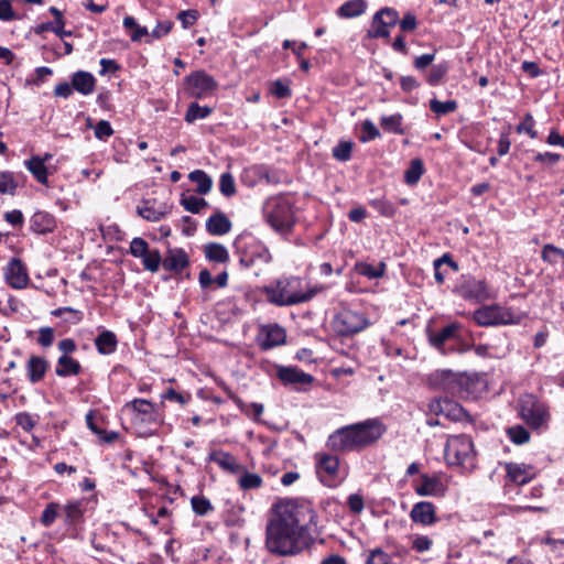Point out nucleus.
<instances>
[{
    "label": "nucleus",
    "instance_id": "nucleus-14",
    "mask_svg": "<svg viewBox=\"0 0 564 564\" xmlns=\"http://www.w3.org/2000/svg\"><path fill=\"white\" fill-rule=\"evenodd\" d=\"M399 22V13L393 8H382L375 13L371 28L368 30V37H389V28L397 25Z\"/></svg>",
    "mask_w": 564,
    "mask_h": 564
},
{
    "label": "nucleus",
    "instance_id": "nucleus-36",
    "mask_svg": "<svg viewBox=\"0 0 564 564\" xmlns=\"http://www.w3.org/2000/svg\"><path fill=\"white\" fill-rule=\"evenodd\" d=\"M205 257L213 262L225 263L229 260L227 248L221 243L210 242L204 247Z\"/></svg>",
    "mask_w": 564,
    "mask_h": 564
},
{
    "label": "nucleus",
    "instance_id": "nucleus-50",
    "mask_svg": "<svg viewBox=\"0 0 564 564\" xmlns=\"http://www.w3.org/2000/svg\"><path fill=\"white\" fill-rule=\"evenodd\" d=\"M51 314L55 317H62L63 315H68L65 317V322L70 324H78L83 319V312L75 310L69 306L58 307L51 312Z\"/></svg>",
    "mask_w": 564,
    "mask_h": 564
},
{
    "label": "nucleus",
    "instance_id": "nucleus-38",
    "mask_svg": "<svg viewBox=\"0 0 564 564\" xmlns=\"http://www.w3.org/2000/svg\"><path fill=\"white\" fill-rule=\"evenodd\" d=\"M122 24L127 31H130V37L133 42H139L145 36L151 37V33H149L148 29L139 25L137 20L131 15H126Z\"/></svg>",
    "mask_w": 564,
    "mask_h": 564
},
{
    "label": "nucleus",
    "instance_id": "nucleus-8",
    "mask_svg": "<svg viewBox=\"0 0 564 564\" xmlns=\"http://www.w3.org/2000/svg\"><path fill=\"white\" fill-rule=\"evenodd\" d=\"M332 326L338 335L350 336L367 328L369 321L362 313L343 310L335 315Z\"/></svg>",
    "mask_w": 564,
    "mask_h": 564
},
{
    "label": "nucleus",
    "instance_id": "nucleus-33",
    "mask_svg": "<svg viewBox=\"0 0 564 564\" xmlns=\"http://www.w3.org/2000/svg\"><path fill=\"white\" fill-rule=\"evenodd\" d=\"M82 366L80 364L70 356L62 355L57 359V365L55 368V373L58 377H69L76 376L80 372Z\"/></svg>",
    "mask_w": 564,
    "mask_h": 564
},
{
    "label": "nucleus",
    "instance_id": "nucleus-48",
    "mask_svg": "<svg viewBox=\"0 0 564 564\" xmlns=\"http://www.w3.org/2000/svg\"><path fill=\"white\" fill-rule=\"evenodd\" d=\"M430 109L437 116H444L454 112L457 109V102L455 100L440 101L437 99H431Z\"/></svg>",
    "mask_w": 564,
    "mask_h": 564
},
{
    "label": "nucleus",
    "instance_id": "nucleus-25",
    "mask_svg": "<svg viewBox=\"0 0 564 564\" xmlns=\"http://www.w3.org/2000/svg\"><path fill=\"white\" fill-rule=\"evenodd\" d=\"M507 476L510 481L517 485H524L535 477L534 467L525 464L508 463L506 464Z\"/></svg>",
    "mask_w": 564,
    "mask_h": 564
},
{
    "label": "nucleus",
    "instance_id": "nucleus-9",
    "mask_svg": "<svg viewBox=\"0 0 564 564\" xmlns=\"http://www.w3.org/2000/svg\"><path fill=\"white\" fill-rule=\"evenodd\" d=\"M474 444L467 435L451 436L445 445V459L449 465L466 464L473 456Z\"/></svg>",
    "mask_w": 564,
    "mask_h": 564
},
{
    "label": "nucleus",
    "instance_id": "nucleus-52",
    "mask_svg": "<svg viewBox=\"0 0 564 564\" xmlns=\"http://www.w3.org/2000/svg\"><path fill=\"white\" fill-rule=\"evenodd\" d=\"M86 421H87V425L91 430V432L95 433L101 441H104L106 443H112L113 441H116L118 438L119 435L117 432H115V431L107 432V431L99 429L94 423V421L91 419V414H87Z\"/></svg>",
    "mask_w": 564,
    "mask_h": 564
},
{
    "label": "nucleus",
    "instance_id": "nucleus-46",
    "mask_svg": "<svg viewBox=\"0 0 564 564\" xmlns=\"http://www.w3.org/2000/svg\"><path fill=\"white\" fill-rule=\"evenodd\" d=\"M64 512L65 522L67 524H75L82 519L83 516L82 503L79 501L68 502L64 507Z\"/></svg>",
    "mask_w": 564,
    "mask_h": 564
},
{
    "label": "nucleus",
    "instance_id": "nucleus-27",
    "mask_svg": "<svg viewBox=\"0 0 564 564\" xmlns=\"http://www.w3.org/2000/svg\"><path fill=\"white\" fill-rule=\"evenodd\" d=\"M171 208L167 205H160L155 207V200L148 199L138 207V214L148 221H160L170 214Z\"/></svg>",
    "mask_w": 564,
    "mask_h": 564
},
{
    "label": "nucleus",
    "instance_id": "nucleus-29",
    "mask_svg": "<svg viewBox=\"0 0 564 564\" xmlns=\"http://www.w3.org/2000/svg\"><path fill=\"white\" fill-rule=\"evenodd\" d=\"M95 346L100 355L115 352L118 346L116 334L108 329H101L95 338Z\"/></svg>",
    "mask_w": 564,
    "mask_h": 564
},
{
    "label": "nucleus",
    "instance_id": "nucleus-60",
    "mask_svg": "<svg viewBox=\"0 0 564 564\" xmlns=\"http://www.w3.org/2000/svg\"><path fill=\"white\" fill-rule=\"evenodd\" d=\"M262 485V478L258 474L246 473L239 478V486L243 490L257 489Z\"/></svg>",
    "mask_w": 564,
    "mask_h": 564
},
{
    "label": "nucleus",
    "instance_id": "nucleus-16",
    "mask_svg": "<svg viewBox=\"0 0 564 564\" xmlns=\"http://www.w3.org/2000/svg\"><path fill=\"white\" fill-rule=\"evenodd\" d=\"M272 256L267 246L258 240H251L240 256L239 263L243 268H250L257 263L268 264Z\"/></svg>",
    "mask_w": 564,
    "mask_h": 564
},
{
    "label": "nucleus",
    "instance_id": "nucleus-3",
    "mask_svg": "<svg viewBox=\"0 0 564 564\" xmlns=\"http://www.w3.org/2000/svg\"><path fill=\"white\" fill-rule=\"evenodd\" d=\"M263 216L268 225L281 235L289 234L295 224L292 202L285 196H273L263 204Z\"/></svg>",
    "mask_w": 564,
    "mask_h": 564
},
{
    "label": "nucleus",
    "instance_id": "nucleus-19",
    "mask_svg": "<svg viewBox=\"0 0 564 564\" xmlns=\"http://www.w3.org/2000/svg\"><path fill=\"white\" fill-rule=\"evenodd\" d=\"M429 409L432 413L443 415L451 421H463L468 417L464 408L448 398L433 400Z\"/></svg>",
    "mask_w": 564,
    "mask_h": 564
},
{
    "label": "nucleus",
    "instance_id": "nucleus-51",
    "mask_svg": "<svg viewBox=\"0 0 564 564\" xmlns=\"http://www.w3.org/2000/svg\"><path fill=\"white\" fill-rule=\"evenodd\" d=\"M444 263L448 264L455 271L458 270L457 263L455 261H453V259L451 258L449 254L445 253L441 258L436 259L434 261V270H435L434 276H435L436 282L440 284L444 283V281H445V275L443 272H441V265Z\"/></svg>",
    "mask_w": 564,
    "mask_h": 564
},
{
    "label": "nucleus",
    "instance_id": "nucleus-40",
    "mask_svg": "<svg viewBox=\"0 0 564 564\" xmlns=\"http://www.w3.org/2000/svg\"><path fill=\"white\" fill-rule=\"evenodd\" d=\"M424 173V166L421 159L411 161L410 166L404 172V182L408 185H415Z\"/></svg>",
    "mask_w": 564,
    "mask_h": 564
},
{
    "label": "nucleus",
    "instance_id": "nucleus-49",
    "mask_svg": "<svg viewBox=\"0 0 564 564\" xmlns=\"http://www.w3.org/2000/svg\"><path fill=\"white\" fill-rule=\"evenodd\" d=\"M541 257L544 261L555 264L564 260V250L549 243L543 247Z\"/></svg>",
    "mask_w": 564,
    "mask_h": 564
},
{
    "label": "nucleus",
    "instance_id": "nucleus-6",
    "mask_svg": "<svg viewBox=\"0 0 564 564\" xmlns=\"http://www.w3.org/2000/svg\"><path fill=\"white\" fill-rule=\"evenodd\" d=\"M473 318L477 325L482 327L511 325L521 322L520 314L498 304L484 305L477 308L473 314Z\"/></svg>",
    "mask_w": 564,
    "mask_h": 564
},
{
    "label": "nucleus",
    "instance_id": "nucleus-30",
    "mask_svg": "<svg viewBox=\"0 0 564 564\" xmlns=\"http://www.w3.org/2000/svg\"><path fill=\"white\" fill-rule=\"evenodd\" d=\"M208 460L216 463L221 469L232 474L240 470V465L235 456L224 451H213L208 456Z\"/></svg>",
    "mask_w": 564,
    "mask_h": 564
},
{
    "label": "nucleus",
    "instance_id": "nucleus-31",
    "mask_svg": "<svg viewBox=\"0 0 564 564\" xmlns=\"http://www.w3.org/2000/svg\"><path fill=\"white\" fill-rule=\"evenodd\" d=\"M47 367V361L43 357L31 356L26 362V375L30 382L35 383L41 381Z\"/></svg>",
    "mask_w": 564,
    "mask_h": 564
},
{
    "label": "nucleus",
    "instance_id": "nucleus-53",
    "mask_svg": "<svg viewBox=\"0 0 564 564\" xmlns=\"http://www.w3.org/2000/svg\"><path fill=\"white\" fill-rule=\"evenodd\" d=\"M219 191L226 197H231L236 194V183L231 173L226 172L220 175Z\"/></svg>",
    "mask_w": 564,
    "mask_h": 564
},
{
    "label": "nucleus",
    "instance_id": "nucleus-47",
    "mask_svg": "<svg viewBox=\"0 0 564 564\" xmlns=\"http://www.w3.org/2000/svg\"><path fill=\"white\" fill-rule=\"evenodd\" d=\"M181 204L187 212L193 214H199L204 208L208 207L207 200L193 195L183 197Z\"/></svg>",
    "mask_w": 564,
    "mask_h": 564
},
{
    "label": "nucleus",
    "instance_id": "nucleus-32",
    "mask_svg": "<svg viewBox=\"0 0 564 564\" xmlns=\"http://www.w3.org/2000/svg\"><path fill=\"white\" fill-rule=\"evenodd\" d=\"M72 86L83 95H90L95 89V78L90 73L79 70L73 75Z\"/></svg>",
    "mask_w": 564,
    "mask_h": 564
},
{
    "label": "nucleus",
    "instance_id": "nucleus-35",
    "mask_svg": "<svg viewBox=\"0 0 564 564\" xmlns=\"http://www.w3.org/2000/svg\"><path fill=\"white\" fill-rule=\"evenodd\" d=\"M25 165L39 183L47 184L48 175L44 159L37 155L32 156L30 160L25 161Z\"/></svg>",
    "mask_w": 564,
    "mask_h": 564
},
{
    "label": "nucleus",
    "instance_id": "nucleus-5",
    "mask_svg": "<svg viewBox=\"0 0 564 564\" xmlns=\"http://www.w3.org/2000/svg\"><path fill=\"white\" fill-rule=\"evenodd\" d=\"M462 329V324L451 323L437 332H429V343L442 355H448L451 352H466L470 350L471 346L463 341Z\"/></svg>",
    "mask_w": 564,
    "mask_h": 564
},
{
    "label": "nucleus",
    "instance_id": "nucleus-4",
    "mask_svg": "<svg viewBox=\"0 0 564 564\" xmlns=\"http://www.w3.org/2000/svg\"><path fill=\"white\" fill-rule=\"evenodd\" d=\"M441 384L445 391L459 398H477L485 388V381L478 373L452 370H442Z\"/></svg>",
    "mask_w": 564,
    "mask_h": 564
},
{
    "label": "nucleus",
    "instance_id": "nucleus-34",
    "mask_svg": "<svg viewBox=\"0 0 564 564\" xmlns=\"http://www.w3.org/2000/svg\"><path fill=\"white\" fill-rule=\"evenodd\" d=\"M367 8V3L365 0H350L343 3L338 10L337 14L344 19H351L361 15Z\"/></svg>",
    "mask_w": 564,
    "mask_h": 564
},
{
    "label": "nucleus",
    "instance_id": "nucleus-42",
    "mask_svg": "<svg viewBox=\"0 0 564 564\" xmlns=\"http://www.w3.org/2000/svg\"><path fill=\"white\" fill-rule=\"evenodd\" d=\"M64 26H65V21L58 20V21H53V22H45V23H41L35 29V33L40 34L45 31H51V32L55 33L61 39H63L65 36H70L72 31H66L64 29Z\"/></svg>",
    "mask_w": 564,
    "mask_h": 564
},
{
    "label": "nucleus",
    "instance_id": "nucleus-59",
    "mask_svg": "<svg viewBox=\"0 0 564 564\" xmlns=\"http://www.w3.org/2000/svg\"><path fill=\"white\" fill-rule=\"evenodd\" d=\"M535 121L531 113H527L523 120L517 126L516 130L518 133H527L531 139L538 137V132L534 129Z\"/></svg>",
    "mask_w": 564,
    "mask_h": 564
},
{
    "label": "nucleus",
    "instance_id": "nucleus-58",
    "mask_svg": "<svg viewBox=\"0 0 564 564\" xmlns=\"http://www.w3.org/2000/svg\"><path fill=\"white\" fill-rule=\"evenodd\" d=\"M240 410L248 415L254 422H260V417L263 414L264 406L262 403L252 402V403H241Z\"/></svg>",
    "mask_w": 564,
    "mask_h": 564
},
{
    "label": "nucleus",
    "instance_id": "nucleus-20",
    "mask_svg": "<svg viewBox=\"0 0 564 564\" xmlns=\"http://www.w3.org/2000/svg\"><path fill=\"white\" fill-rule=\"evenodd\" d=\"M328 444L336 451H350L360 447L355 424L337 430L328 438Z\"/></svg>",
    "mask_w": 564,
    "mask_h": 564
},
{
    "label": "nucleus",
    "instance_id": "nucleus-28",
    "mask_svg": "<svg viewBox=\"0 0 564 564\" xmlns=\"http://www.w3.org/2000/svg\"><path fill=\"white\" fill-rule=\"evenodd\" d=\"M206 229L214 236H223L230 231L231 221L221 212H217L206 220Z\"/></svg>",
    "mask_w": 564,
    "mask_h": 564
},
{
    "label": "nucleus",
    "instance_id": "nucleus-11",
    "mask_svg": "<svg viewBox=\"0 0 564 564\" xmlns=\"http://www.w3.org/2000/svg\"><path fill=\"white\" fill-rule=\"evenodd\" d=\"M217 88L213 76L204 70H196L184 78V90L189 97L202 99L212 96Z\"/></svg>",
    "mask_w": 564,
    "mask_h": 564
},
{
    "label": "nucleus",
    "instance_id": "nucleus-13",
    "mask_svg": "<svg viewBox=\"0 0 564 564\" xmlns=\"http://www.w3.org/2000/svg\"><path fill=\"white\" fill-rule=\"evenodd\" d=\"M457 293L467 301L481 303L492 299V293L485 280L473 276L465 278L456 288Z\"/></svg>",
    "mask_w": 564,
    "mask_h": 564
},
{
    "label": "nucleus",
    "instance_id": "nucleus-21",
    "mask_svg": "<svg viewBox=\"0 0 564 564\" xmlns=\"http://www.w3.org/2000/svg\"><path fill=\"white\" fill-rule=\"evenodd\" d=\"M7 283L13 289H24L29 281V274L25 265L18 258H12L4 268Z\"/></svg>",
    "mask_w": 564,
    "mask_h": 564
},
{
    "label": "nucleus",
    "instance_id": "nucleus-2",
    "mask_svg": "<svg viewBox=\"0 0 564 564\" xmlns=\"http://www.w3.org/2000/svg\"><path fill=\"white\" fill-rule=\"evenodd\" d=\"M323 290L321 286H311L300 276H280L263 286V293L269 303L284 307L311 301Z\"/></svg>",
    "mask_w": 564,
    "mask_h": 564
},
{
    "label": "nucleus",
    "instance_id": "nucleus-39",
    "mask_svg": "<svg viewBox=\"0 0 564 564\" xmlns=\"http://www.w3.org/2000/svg\"><path fill=\"white\" fill-rule=\"evenodd\" d=\"M188 178L197 184L196 192L200 195H206L210 192L213 180L203 170H195L188 174Z\"/></svg>",
    "mask_w": 564,
    "mask_h": 564
},
{
    "label": "nucleus",
    "instance_id": "nucleus-17",
    "mask_svg": "<svg viewBox=\"0 0 564 564\" xmlns=\"http://www.w3.org/2000/svg\"><path fill=\"white\" fill-rule=\"evenodd\" d=\"M285 329L278 324H268L260 327L257 344L263 350H269L285 343Z\"/></svg>",
    "mask_w": 564,
    "mask_h": 564
},
{
    "label": "nucleus",
    "instance_id": "nucleus-12",
    "mask_svg": "<svg viewBox=\"0 0 564 564\" xmlns=\"http://www.w3.org/2000/svg\"><path fill=\"white\" fill-rule=\"evenodd\" d=\"M316 473L321 481L328 487H336L344 479L338 458L329 454L316 455Z\"/></svg>",
    "mask_w": 564,
    "mask_h": 564
},
{
    "label": "nucleus",
    "instance_id": "nucleus-18",
    "mask_svg": "<svg viewBox=\"0 0 564 564\" xmlns=\"http://www.w3.org/2000/svg\"><path fill=\"white\" fill-rule=\"evenodd\" d=\"M360 446L377 442L386 432L384 424L379 419H368L355 424Z\"/></svg>",
    "mask_w": 564,
    "mask_h": 564
},
{
    "label": "nucleus",
    "instance_id": "nucleus-64",
    "mask_svg": "<svg viewBox=\"0 0 564 564\" xmlns=\"http://www.w3.org/2000/svg\"><path fill=\"white\" fill-rule=\"evenodd\" d=\"M55 338V333L52 327L45 326L39 329L37 344L42 347H50Z\"/></svg>",
    "mask_w": 564,
    "mask_h": 564
},
{
    "label": "nucleus",
    "instance_id": "nucleus-26",
    "mask_svg": "<svg viewBox=\"0 0 564 564\" xmlns=\"http://www.w3.org/2000/svg\"><path fill=\"white\" fill-rule=\"evenodd\" d=\"M56 226L57 221L55 217L47 212H36L30 219L31 229L39 235L52 232Z\"/></svg>",
    "mask_w": 564,
    "mask_h": 564
},
{
    "label": "nucleus",
    "instance_id": "nucleus-63",
    "mask_svg": "<svg viewBox=\"0 0 564 564\" xmlns=\"http://www.w3.org/2000/svg\"><path fill=\"white\" fill-rule=\"evenodd\" d=\"M148 242L140 237H135L130 242L129 251L134 258H142L149 251Z\"/></svg>",
    "mask_w": 564,
    "mask_h": 564
},
{
    "label": "nucleus",
    "instance_id": "nucleus-24",
    "mask_svg": "<svg viewBox=\"0 0 564 564\" xmlns=\"http://www.w3.org/2000/svg\"><path fill=\"white\" fill-rule=\"evenodd\" d=\"M189 264L187 253L180 248L169 249L163 258L162 267L170 272H182Z\"/></svg>",
    "mask_w": 564,
    "mask_h": 564
},
{
    "label": "nucleus",
    "instance_id": "nucleus-23",
    "mask_svg": "<svg viewBox=\"0 0 564 564\" xmlns=\"http://www.w3.org/2000/svg\"><path fill=\"white\" fill-rule=\"evenodd\" d=\"M278 377L284 384L295 388L310 386L314 380L312 375L294 367H281L278 370Z\"/></svg>",
    "mask_w": 564,
    "mask_h": 564
},
{
    "label": "nucleus",
    "instance_id": "nucleus-15",
    "mask_svg": "<svg viewBox=\"0 0 564 564\" xmlns=\"http://www.w3.org/2000/svg\"><path fill=\"white\" fill-rule=\"evenodd\" d=\"M414 492L420 497H444L446 485L437 474H422L420 481L413 484Z\"/></svg>",
    "mask_w": 564,
    "mask_h": 564
},
{
    "label": "nucleus",
    "instance_id": "nucleus-61",
    "mask_svg": "<svg viewBox=\"0 0 564 564\" xmlns=\"http://www.w3.org/2000/svg\"><path fill=\"white\" fill-rule=\"evenodd\" d=\"M361 132H362V134L360 137L361 142H369V141L375 140L380 137V131L375 126V123L369 119H367L362 122Z\"/></svg>",
    "mask_w": 564,
    "mask_h": 564
},
{
    "label": "nucleus",
    "instance_id": "nucleus-62",
    "mask_svg": "<svg viewBox=\"0 0 564 564\" xmlns=\"http://www.w3.org/2000/svg\"><path fill=\"white\" fill-rule=\"evenodd\" d=\"M367 564H390L391 556L383 550L376 547L369 551L366 560Z\"/></svg>",
    "mask_w": 564,
    "mask_h": 564
},
{
    "label": "nucleus",
    "instance_id": "nucleus-22",
    "mask_svg": "<svg viewBox=\"0 0 564 564\" xmlns=\"http://www.w3.org/2000/svg\"><path fill=\"white\" fill-rule=\"evenodd\" d=\"M410 518L414 523L429 527L437 521L436 508L431 501H420L413 505Z\"/></svg>",
    "mask_w": 564,
    "mask_h": 564
},
{
    "label": "nucleus",
    "instance_id": "nucleus-44",
    "mask_svg": "<svg viewBox=\"0 0 564 564\" xmlns=\"http://www.w3.org/2000/svg\"><path fill=\"white\" fill-rule=\"evenodd\" d=\"M142 264L145 270L156 272L162 265L163 258L158 249H150L142 258Z\"/></svg>",
    "mask_w": 564,
    "mask_h": 564
},
{
    "label": "nucleus",
    "instance_id": "nucleus-55",
    "mask_svg": "<svg viewBox=\"0 0 564 564\" xmlns=\"http://www.w3.org/2000/svg\"><path fill=\"white\" fill-rule=\"evenodd\" d=\"M59 511V505L57 502H50L42 512L41 523L45 528H50L56 520Z\"/></svg>",
    "mask_w": 564,
    "mask_h": 564
},
{
    "label": "nucleus",
    "instance_id": "nucleus-57",
    "mask_svg": "<svg viewBox=\"0 0 564 564\" xmlns=\"http://www.w3.org/2000/svg\"><path fill=\"white\" fill-rule=\"evenodd\" d=\"M17 189V182L10 172L0 171V194L13 195Z\"/></svg>",
    "mask_w": 564,
    "mask_h": 564
},
{
    "label": "nucleus",
    "instance_id": "nucleus-56",
    "mask_svg": "<svg viewBox=\"0 0 564 564\" xmlns=\"http://www.w3.org/2000/svg\"><path fill=\"white\" fill-rule=\"evenodd\" d=\"M352 142L350 141H340L334 149H333V156L340 162H347L351 158V151H352Z\"/></svg>",
    "mask_w": 564,
    "mask_h": 564
},
{
    "label": "nucleus",
    "instance_id": "nucleus-54",
    "mask_svg": "<svg viewBox=\"0 0 564 564\" xmlns=\"http://www.w3.org/2000/svg\"><path fill=\"white\" fill-rule=\"evenodd\" d=\"M507 434L512 443L517 445H522L529 442L530 434L529 432L521 425L511 426L507 430Z\"/></svg>",
    "mask_w": 564,
    "mask_h": 564
},
{
    "label": "nucleus",
    "instance_id": "nucleus-7",
    "mask_svg": "<svg viewBox=\"0 0 564 564\" xmlns=\"http://www.w3.org/2000/svg\"><path fill=\"white\" fill-rule=\"evenodd\" d=\"M123 411L130 414L132 424L144 433L152 425H159L162 422L155 405L145 399H133L124 404Z\"/></svg>",
    "mask_w": 564,
    "mask_h": 564
},
{
    "label": "nucleus",
    "instance_id": "nucleus-37",
    "mask_svg": "<svg viewBox=\"0 0 564 564\" xmlns=\"http://www.w3.org/2000/svg\"><path fill=\"white\" fill-rule=\"evenodd\" d=\"M380 124L386 132L399 135L404 134L403 116L401 113L381 116Z\"/></svg>",
    "mask_w": 564,
    "mask_h": 564
},
{
    "label": "nucleus",
    "instance_id": "nucleus-10",
    "mask_svg": "<svg viewBox=\"0 0 564 564\" xmlns=\"http://www.w3.org/2000/svg\"><path fill=\"white\" fill-rule=\"evenodd\" d=\"M519 415L531 429H541L549 420L546 406L533 395L520 400Z\"/></svg>",
    "mask_w": 564,
    "mask_h": 564
},
{
    "label": "nucleus",
    "instance_id": "nucleus-45",
    "mask_svg": "<svg viewBox=\"0 0 564 564\" xmlns=\"http://www.w3.org/2000/svg\"><path fill=\"white\" fill-rule=\"evenodd\" d=\"M449 69V65L447 62H442L440 64L433 65L429 75H427V83L431 86H436L441 83V80L444 78V76L447 74Z\"/></svg>",
    "mask_w": 564,
    "mask_h": 564
},
{
    "label": "nucleus",
    "instance_id": "nucleus-41",
    "mask_svg": "<svg viewBox=\"0 0 564 564\" xmlns=\"http://www.w3.org/2000/svg\"><path fill=\"white\" fill-rule=\"evenodd\" d=\"M212 111L213 109L208 106H199L197 102H192L185 113V121L192 123L198 119H205Z\"/></svg>",
    "mask_w": 564,
    "mask_h": 564
},
{
    "label": "nucleus",
    "instance_id": "nucleus-1",
    "mask_svg": "<svg viewBox=\"0 0 564 564\" xmlns=\"http://www.w3.org/2000/svg\"><path fill=\"white\" fill-rule=\"evenodd\" d=\"M316 513L302 501L274 505L265 528V547L276 556L300 554L314 542Z\"/></svg>",
    "mask_w": 564,
    "mask_h": 564
},
{
    "label": "nucleus",
    "instance_id": "nucleus-43",
    "mask_svg": "<svg viewBox=\"0 0 564 564\" xmlns=\"http://www.w3.org/2000/svg\"><path fill=\"white\" fill-rule=\"evenodd\" d=\"M191 506L194 513L199 517H204L214 510L210 500L200 495L192 497Z\"/></svg>",
    "mask_w": 564,
    "mask_h": 564
}]
</instances>
